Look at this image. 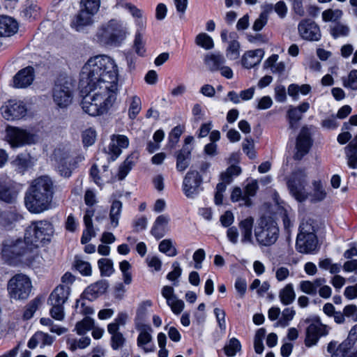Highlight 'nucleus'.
<instances>
[{"mask_svg": "<svg viewBox=\"0 0 357 357\" xmlns=\"http://www.w3.org/2000/svg\"><path fill=\"white\" fill-rule=\"evenodd\" d=\"M54 234L52 224L45 220L34 221L26 229L24 242L5 245L2 258L8 266H26L38 268L43 258L37 250L40 245L49 243Z\"/></svg>", "mask_w": 357, "mask_h": 357, "instance_id": "1", "label": "nucleus"}, {"mask_svg": "<svg viewBox=\"0 0 357 357\" xmlns=\"http://www.w3.org/2000/svg\"><path fill=\"white\" fill-rule=\"evenodd\" d=\"M80 77V85L86 90L107 86L119 91L118 67L109 56L97 55L89 59L82 68Z\"/></svg>", "mask_w": 357, "mask_h": 357, "instance_id": "2", "label": "nucleus"}, {"mask_svg": "<svg viewBox=\"0 0 357 357\" xmlns=\"http://www.w3.org/2000/svg\"><path fill=\"white\" fill-rule=\"evenodd\" d=\"M54 194V183L47 176L33 180L24 195V205L31 213L38 214L51 208Z\"/></svg>", "mask_w": 357, "mask_h": 357, "instance_id": "3", "label": "nucleus"}, {"mask_svg": "<svg viewBox=\"0 0 357 357\" xmlns=\"http://www.w3.org/2000/svg\"><path fill=\"white\" fill-rule=\"evenodd\" d=\"M88 93L81 102L83 111L91 116H99L107 113L116 100L118 91L110 90L107 86L86 90Z\"/></svg>", "mask_w": 357, "mask_h": 357, "instance_id": "4", "label": "nucleus"}, {"mask_svg": "<svg viewBox=\"0 0 357 357\" xmlns=\"http://www.w3.org/2000/svg\"><path fill=\"white\" fill-rule=\"evenodd\" d=\"M128 34L126 24L120 19L113 18L98 27L95 37L96 41L102 45L119 46Z\"/></svg>", "mask_w": 357, "mask_h": 357, "instance_id": "5", "label": "nucleus"}, {"mask_svg": "<svg viewBox=\"0 0 357 357\" xmlns=\"http://www.w3.org/2000/svg\"><path fill=\"white\" fill-rule=\"evenodd\" d=\"M311 220L302 222L296 238L297 250L301 253H311L318 248V240Z\"/></svg>", "mask_w": 357, "mask_h": 357, "instance_id": "6", "label": "nucleus"}, {"mask_svg": "<svg viewBox=\"0 0 357 357\" xmlns=\"http://www.w3.org/2000/svg\"><path fill=\"white\" fill-rule=\"evenodd\" d=\"M279 229L277 223L271 218H261L255 229V236L257 242L264 246L275 243L278 238Z\"/></svg>", "mask_w": 357, "mask_h": 357, "instance_id": "7", "label": "nucleus"}, {"mask_svg": "<svg viewBox=\"0 0 357 357\" xmlns=\"http://www.w3.org/2000/svg\"><path fill=\"white\" fill-rule=\"evenodd\" d=\"M31 279L24 274H17L8 283V292L10 299L15 301L27 299L32 290Z\"/></svg>", "mask_w": 357, "mask_h": 357, "instance_id": "8", "label": "nucleus"}, {"mask_svg": "<svg viewBox=\"0 0 357 357\" xmlns=\"http://www.w3.org/2000/svg\"><path fill=\"white\" fill-rule=\"evenodd\" d=\"M73 85L70 79L59 77L52 90V97L54 103L60 108L67 107L72 102Z\"/></svg>", "mask_w": 357, "mask_h": 357, "instance_id": "9", "label": "nucleus"}, {"mask_svg": "<svg viewBox=\"0 0 357 357\" xmlns=\"http://www.w3.org/2000/svg\"><path fill=\"white\" fill-rule=\"evenodd\" d=\"M307 174L305 170L298 169L288 177L287 185L290 194L298 202L305 201L308 196L305 190L307 184Z\"/></svg>", "mask_w": 357, "mask_h": 357, "instance_id": "10", "label": "nucleus"}, {"mask_svg": "<svg viewBox=\"0 0 357 357\" xmlns=\"http://www.w3.org/2000/svg\"><path fill=\"white\" fill-rule=\"evenodd\" d=\"M53 157L57 163V169L61 176L68 178L72 174V171L75 168L72 162V156L68 148L59 147L53 153Z\"/></svg>", "mask_w": 357, "mask_h": 357, "instance_id": "11", "label": "nucleus"}, {"mask_svg": "<svg viewBox=\"0 0 357 357\" xmlns=\"http://www.w3.org/2000/svg\"><path fill=\"white\" fill-rule=\"evenodd\" d=\"M2 116L8 121H13L24 117L27 109L21 100H9L0 108Z\"/></svg>", "mask_w": 357, "mask_h": 357, "instance_id": "12", "label": "nucleus"}, {"mask_svg": "<svg viewBox=\"0 0 357 357\" xmlns=\"http://www.w3.org/2000/svg\"><path fill=\"white\" fill-rule=\"evenodd\" d=\"M6 138L12 147H19L30 144L34 142V135L26 130L16 127H8L6 129Z\"/></svg>", "mask_w": 357, "mask_h": 357, "instance_id": "13", "label": "nucleus"}, {"mask_svg": "<svg viewBox=\"0 0 357 357\" xmlns=\"http://www.w3.org/2000/svg\"><path fill=\"white\" fill-rule=\"evenodd\" d=\"M203 178L197 171L190 170L183 181V191L188 198H194L199 194Z\"/></svg>", "mask_w": 357, "mask_h": 357, "instance_id": "14", "label": "nucleus"}, {"mask_svg": "<svg viewBox=\"0 0 357 357\" xmlns=\"http://www.w3.org/2000/svg\"><path fill=\"white\" fill-rule=\"evenodd\" d=\"M301 37L310 41H318L321 38L319 26L312 20L305 19L300 22L298 26Z\"/></svg>", "mask_w": 357, "mask_h": 357, "instance_id": "15", "label": "nucleus"}, {"mask_svg": "<svg viewBox=\"0 0 357 357\" xmlns=\"http://www.w3.org/2000/svg\"><path fill=\"white\" fill-rule=\"evenodd\" d=\"M328 333L326 325L319 321H316L310 324L305 333V344L307 347L315 345L321 336L326 335Z\"/></svg>", "mask_w": 357, "mask_h": 357, "instance_id": "16", "label": "nucleus"}, {"mask_svg": "<svg viewBox=\"0 0 357 357\" xmlns=\"http://www.w3.org/2000/svg\"><path fill=\"white\" fill-rule=\"evenodd\" d=\"M312 145L310 134L306 127H303L296 139V153L294 154V159L300 160L306 155Z\"/></svg>", "mask_w": 357, "mask_h": 357, "instance_id": "17", "label": "nucleus"}, {"mask_svg": "<svg viewBox=\"0 0 357 357\" xmlns=\"http://www.w3.org/2000/svg\"><path fill=\"white\" fill-rule=\"evenodd\" d=\"M35 79V70L27 66L19 70L13 78V86L17 89H26L31 86Z\"/></svg>", "mask_w": 357, "mask_h": 357, "instance_id": "18", "label": "nucleus"}, {"mask_svg": "<svg viewBox=\"0 0 357 357\" xmlns=\"http://www.w3.org/2000/svg\"><path fill=\"white\" fill-rule=\"evenodd\" d=\"M20 185L13 181H0V199L6 203H13L20 192Z\"/></svg>", "mask_w": 357, "mask_h": 357, "instance_id": "19", "label": "nucleus"}, {"mask_svg": "<svg viewBox=\"0 0 357 357\" xmlns=\"http://www.w3.org/2000/svg\"><path fill=\"white\" fill-rule=\"evenodd\" d=\"M136 328L139 332L137 337V346L142 347L146 353L153 351L154 347H146L152 341L151 326L142 323H137Z\"/></svg>", "mask_w": 357, "mask_h": 357, "instance_id": "20", "label": "nucleus"}, {"mask_svg": "<svg viewBox=\"0 0 357 357\" xmlns=\"http://www.w3.org/2000/svg\"><path fill=\"white\" fill-rule=\"evenodd\" d=\"M309 108L310 104L307 102H303L298 107L289 106L287 111L289 128H297V123L302 119L303 114L306 112Z\"/></svg>", "mask_w": 357, "mask_h": 357, "instance_id": "21", "label": "nucleus"}, {"mask_svg": "<svg viewBox=\"0 0 357 357\" xmlns=\"http://www.w3.org/2000/svg\"><path fill=\"white\" fill-rule=\"evenodd\" d=\"M108 283L105 280H100L89 286L83 292V298L89 301H94L104 294L108 288Z\"/></svg>", "mask_w": 357, "mask_h": 357, "instance_id": "22", "label": "nucleus"}, {"mask_svg": "<svg viewBox=\"0 0 357 357\" xmlns=\"http://www.w3.org/2000/svg\"><path fill=\"white\" fill-rule=\"evenodd\" d=\"M94 15L80 8L71 22V26L77 31H82L86 26L93 24Z\"/></svg>", "mask_w": 357, "mask_h": 357, "instance_id": "23", "label": "nucleus"}, {"mask_svg": "<svg viewBox=\"0 0 357 357\" xmlns=\"http://www.w3.org/2000/svg\"><path fill=\"white\" fill-rule=\"evenodd\" d=\"M18 30L17 22L11 17L0 15V36L10 37Z\"/></svg>", "mask_w": 357, "mask_h": 357, "instance_id": "24", "label": "nucleus"}, {"mask_svg": "<svg viewBox=\"0 0 357 357\" xmlns=\"http://www.w3.org/2000/svg\"><path fill=\"white\" fill-rule=\"evenodd\" d=\"M264 55L262 49L247 51L242 56L241 63L244 68L250 69L261 63Z\"/></svg>", "mask_w": 357, "mask_h": 357, "instance_id": "25", "label": "nucleus"}, {"mask_svg": "<svg viewBox=\"0 0 357 357\" xmlns=\"http://www.w3.org/2000/svg\"><path fill=\"white\" fill-rule=\"evenodd\" d=\"M129 145L128 138L123 135H113L111 137V143L109 146V149L112 153H113L114 158L116 159L121 153V149H126Z\"/></svg>", "mask_w": 357, "mask_h": 357, "instance_id": "26", "label": "nucleus"}, {"mask_svg": "<svg viewBox=\"0 0 357 357\" xmlns=\"http://www.w3.org/2000/svg\"><path fill=\"white\" fill-rule=\"evenodd\" d=\"M70 294V288L69 287H66L65 284H59L50 294L47 302L64 305L68 301Z\"/></svg>", "mask_w": 357, "mask_h": 357, "instance_id": "27", "label": "nucleus"}, {"mask_svg": "<svg viewBox=\"0 0 357 357\" xmlns=\"http://www.w3.org/2000/svg\"><path fill=\"white\" fill-rule=\"evenodd\" d=\"M11 165L17 172L23 174L33 166L32 158L28 153H20L11 162Z\"/></svg>", "mask_w": 357, "mask_h": 357, "instance_id": "28", "label": "nucleus"}, {"mask_svg": "<svg viewBox=\"0 0 357 357\" xmlns=\"http://www.w3.org/2000/svg\"><path fill=\"white\" fill-rule=\"evenodd\" d=\"M169 221V218L167 215H159L151 229V234L157 239L162 238L167 231V225Z\"/></svg>", "mask_w": 357, "mask_h": 357, "instance_id": "29", "label": "nucleus"}, {"mask_svg": "<svg viewBox=\"0 0 357 357\" xmlns=\"http://www.w3.org/2000/svg\"><path fill=\"white\" fill-rule=\"evenodd\" d=\"M204 64L211 72L219 70V68L225 63L224 56L220 53H208L204 59Z\"/></svg>", "mask_w": 357, "mask_h": 357, "instance_id": "30", "label": "nucleus"}, {"mask_svg": "<svg viewBox=\"0 0 357 357\" xmlns=\"http://www.w3.org/2000/svg\"><path fill=\"white\" fill-rule=\"evenodd\" d=\"M191 150L192 149L190 147L185 145L176 153V167L178 172H183L188 167L191 158Z\"/></svg>", "mask_w": 357, "mask_h": 357, "instance_id": "31", "label": "nucleus"}, {"mask_svg": "<svg viewBox=\"0 0 357 357\" xmlns=\"http://www.w3.org/2000/svg\"><path fill=\"white\" fill-rule=\"evenodd\" d=\"M107 331L111 335V347L114 350H119L123 347L126 338L120 332L116 325H108Z\"/></svg>", "mask_w": 357, "mask_h": 357, "instance_id": "32", "label": "nucleus"}, {"mask_svg": "<svg viewBox=\"0 0 357 357\" xmlns=\"http://www.w3.org/2000/svg\"><path fill=\"white\" fill-rule=\"evenodd\" d=\"M53 337L49 334L38 331L36 332L29 340L28 347L33 349L39 344H41V347L50 345L53 342Z\"/></svg>", "mask_w": 357, "mask_h": 357, "instance_id": "33", "label": "nucleus"}, {"mask_svg": "<svg viewBox=\"0 0 357 357\" xmlns=\"http://www.w3.org/2000/svg\"><path fill=\"white\" fill-rule=\"evenodd\" d=\"M253 223L254 219L252 217H248L240 222L239 228L242 236V243H247L252 242Z\"/></svg>", "mask_w": 357, "mask_h": 357, "instance_id": "34", "label": "nucleus"}, {"mask_svg": "<svg viewBox=\"0 0 357 357\" xmlns=\"http://www.w3.org/2000/svg\"><path fill=\"white\" fill-rule=\"evenodd\" d=\"M349 348L347 342H343L337 346V342L332 341L327 346V351L331 357H345Z\"/></svg>", "mask_w": 357, "mask_h": 357, "instance_id": "35", "label": "nucleus"}, {"mask_svg": "<svg viewBox=\"0 0 357 357\" xmlns=\"http://www.w3.org/2000/svg\"><path fill=\"white\" fill-rule=\"evenodd\" d=\"M280 302L284 305L291 304L296 299V293L293 284H287L284 288L280 290L278 294Z\"/></svg>", "mask_w": 357, "mask_h": 357, "instance_id": "36", "label": "nucleus"}, {"mask_svg": "<svg viewBox=\"0 0 357 357\" xmlns=\"http://www.w3.org/2000/svg\"><path fill=\"white\" fill-rule=\"evenodd\" d=\"M329 32L335 39L340 37H346L349 34V26L341 22H337L330 25Z\"/></svg>", "mask_w": 357, "mask_h": 357, "instance_id": "37", "label": "nucleus"}, {"mask_svg": "<svg viewBox=\"0 0 357 357\" xmlns=\"http://www.w3.org/2000/svg\"><path fill=\"white\" fill-rule=\"evenodd\" d=\"M258 189V184L256 180L248 183L245 188L243 197L242 198V205L250 206L252 205L250 197H254Z\"/></svg>", "mask_w": 357, "mask_h": 357, "instance_id": "38", "label": "nucleus"}, {"mask_svg": "<svg viewBox=\"0 0 357 357\" xmlns=\"http://www.w3.org/2000/svg\"><path fill=\"white\" fill-rule=\"evenodd\" d=\"M313 191L311 195V202H318L323 201L327 195V192L324 189L321 181H314L312 182Z\"/></svg>", "mask_w": 357, "mask_h": 357, "instance_id": "39", "label": "nucleus"}, {"mask_svg": "<svg viewBox=\"0 0 357 357\" xmlns=\"http://www.w3.org/2000/svg\"><path fill=\"white\" fill-rule=\"evenodd\" d=\"M129 108L128 116L130 119H135L142 109V102L137 96H132L128 98Z\"/></svg>", "mask_w": 357, "mask_h": 357, "instance_id": "40", "label": "nucleus"}, {"mask_svg": "<svg viewBox=\"0 0 357 357\" xmlns=\"http://www.w3.org/2000/svg\"><path fill=\"white\" fill-rule=\"evenodd\" d=\"M273 5H267L265 10L261 13L259 17L255 20L252 29L255 31H259L263 29V27L267 24L268 13L273 10Z\"/></svg>", "mask_w": 357, "mask_h": 357, "instance_id": "41", "label": "nucleus"}, {"mask_svg": "<svg viewBox=\"0 0 357 357\" xmlns=\"http://www.w3.org/2000/svg\"><path fill=\"white\" fill-rule=\"evenodd\" d=\"M122 210V203L119 200L113 201L110 211L109 218L113 227H116L119 225V220Z\"/></svg>", "mask_w": 357, "mask_h": 357, "instance_id": "42", "label": "nucleus"}, {"mask_svg": "<svg viewBox=\"0 0 357 357\" xmlns=\"http://www.w3.org/2000/svg\"><path fill=\"white\" fill-rule=\"evenodd\" d=\"M43 303V298L40 297H36L31 301H30L25 307L23 318L26 320H29L33 316L34 313L40 306Z\"/></svg>", "mask_w": 357, "mask_h": 357, "instance_id": "43", "label": "nucleus"}, {"mask_svg": "<svg viewBox=\"0 0 357 357\" xmlns=\"http://www.w3.org/2000/svg\"><path fill=\"white\" fill-rule=\"evenodd\" d=\"M158 250L169 257H175L178 253L176 247L174 245L173 241L170 238L164 239L160 241Z\"/></svg>", "mask_w": 357, "mask_h": 357, "instance_id": "44", "label": "nucleus"}, {"mask_svg": "<svg viewBox=\"0 0 357 357\" xmlns=\"http://www.w3.org/2000/svg\"><path fill=\"white\" fill-rule=\"evenodd\" d=\"M343 12L340 9H331L328 8L323 11L321 14L322 20L326 22H331L333 23L339 22L338 20L342 18Z\"/></svg>", "mask_w": 357, "mask_h": 357, "instance_id": "45", "label": "nucleus"}, {"mask_svg": "<svg viewBox=\"0 0 357 357\" xmlns=\"http://www.w3.org/2000/svg\"><path fill=\"white\" fill-rule=\"evenodd\" d=\"M100 6V0H81L80 8L88 12L89 14L95 15L99 10Z\"/></svg>", "mask_w": 357, "mask_h": 357, "instance_id": "46", "label": "nucleus"}, {"mask_svg": "<svg viewBox=\"0 0 357 357\" xmlns=\"http://www.w3.org/2000/svg\"><path fill=\"white\" fill-rule=\"evenodd\" d=\"M123 6L128 10L132 16L135 18L136 24L140 29L144 28V23L142 20V11L130 3H126Z\"/></svg>", "mask_w": 357, "mask_h": 357, "instance_id": "47", "label": "nucleus"}, {"mask_svg": "<svg viewBox=\"0 0 357 357\" xmlns=\"http://www.w3.org/2000/svg\"><path fill=\"white\" fill-rule=\"evenodd\" d=\"M93 320L89 317H86L82 321L77 323L75 330L79 335L85 334L93 328Z\"/></svg>", "mask_w": 357, "mask_h": 357, "instance_id": "48", "label": "nucleus"}, {"mask_svg": "<svg viewBox=\"0 0 357 357\" xmlns=\"http://www.w3.org/2000/svg\"><path fill=\"white\" fill-rule=\"evenodd\" d=\"M91 343V339L89 337H81L79 340L70 339L68 340L69 349L71 351H75L78 349H83L86 348Z\"/></svg>", "mask_w": 357, "mask_h": 357, "instance_id": "49", "label": "nucleus"}, {"mask_svg": "<svg viewBox=\"0 0 357 357\" xmlns=\"http://www.w3.org/2000/svg\"><path fill=\"white\" fill-rule=\"evenodd\" d=\"M48 304L52 307L50 313L51 317L58 321L63 320L65 317L64 307L62 303H56L47 302Z\"/></svg>", "mask_w": 357, "mask_h": 357, "instance_id": "50", "label": "nucleus"}, {"mask_svg": "<svg viewBox=\"0 0 357 357\" xmlns=\"http://www.w3.org/2000/svg\"><path fill=\"white\" fill-rule=\"evenodd\" d=\"M241 349L240 342L235 337L229 340V343L224 347L225 354L229 357H233Z\"/></svg>", "mask_w": 357, "mask_h": 357, "instance_id": "51", "label": "nucleus"}, {"mask_svg": "<svg viewBox=\"0 0 357 357\" xmlns=\"http://www.w3.org/2000/svg\"><path fill=\"white\" fill-rule=\"evenodd\" d=\"M295 314L296 312L293 308H285L282 312L281 317L276 324L277 326L282 328L287 326L289 324V321L294 319Z\"/></svg>", "mask_w": 357, "mask_h": 357, "instance_id": "52", "label": "nucleus"}, {"mask_svg": "<svg viewBox=\"0 0 357 357\" xmlns=\"http://www.w3.org/2000/svg\"><path fill=\"white\" fill-rule=\"evenodd\" d=\"M195 43L205 50H211L214 46L212 38L205 33L198 34L196 36Z\"/></svg>", "mask_w": 357, "mask_h": 357, "instance_id": "53", "label": "nucleus"}, {"mask_svg": "<svg viewBox=\"0 0 357 357\" xmlns=\"http://www.w3.org/2000/svg\"><path fill=\"white\" fill-rule=\"evenodd\" d=\"M266 335V330L263 328H259L255 333L254 338V347L257 354H261L264 349L263 344V338Z\"/></svg>", "mask_w": 357, "mask_h": 357, "instance_id": "54", "label": "nucleus"}, {"mask_svg": "<svg viewBox=\"0 0 357 357\" xmlns=\"http://www.w3.org/2000/svg\"><path fill=\"white\" fill-rule=\"evenodd\" d=\"M133 48L137 54L143 56L145 54L146 49L143 41V36L139 30H137L134 40Z\"/></svg>", "mask_w": 357, "mask_h": 357, "instance_id": "55", "label": "nucleus"}, {"mask_svg": "<svg viewBox=\"0 0 357 357\" xmlns=\"http://www.w3.org/2000/svg\"><path fill=\"white\" fill-rule=\"evenodd\" d=\"M240 43L237 40H232L229 43L227 49V56L231 60H236L240 55Z\"/></svg>", "mask_w": 357, "mask_h": 357, "instance_id": "56", "label": "nucleus"}, {"mask_svg": "<svg viewBox=\"0 0 357 357\" xmlns=\"http://www.w3.org/2000/svg\"><path fill=\"white\" fill-rule=\"evenodd\" d=\"M242 149L249 158H255L256 152L255 151V143L254 140L251 137H246L244 139L242 144Z\"/></svg>", "mask_w": 357, "mask_h": 357, "instance_id": "57", "label": "nucleus"}, {"mask_svg": "<svg viewBox=\"0 0 357 357\" xmlns=\"http://www.w3.org/2000/svg\"><path fill=\"white\" fill-rule=\"evenodd\" d=\"M82 142L85 146H91L96 139V131L91 128L86 129L82 132Z\"/></svg>", "mask_w": 357, "mask_h": 357, "instance_id": "58", "label": "nucleus"}, {"mask_svg": "<svg viewBox=\"0 0 357 357\" xmlns=\"http://www.w3.org/2000/svg\"><path fill=\"white\" fill-rule=\"evenodd\" d=\"M344 86L353 90L357 89V70L349 73L347 79L344 80Z\"/></svg>", "mask_w": 357, "mask_h": 357, "instance_id": "59", "label": "nucleus"}, {"mask_svg": "<svg viewBox=\"0 0 357 357\" xmlns=\"http://www.w3.org/2000/svg\"><path fill=\"white\" fill-rule=\"evenodd\" d=\"M346 317L351 318L354 322H357V306L354 304L346 305L343 309Z\"/></svg>", "mask_w": 357, "mask_h": 357, "instance_id": "60", "label": "nucleus"}, {"mask_svg": "<svg viewBox=\"0 0 357 357\" xmlns=\"http://www.w3.org/2000/svg\"><path fill=\"white\" fill-rule=\"evenodd\" d=\"M299 288L303 293L310 295H314L317 291L312 282L308 280L301 281L299 284Z\"/></svg>", "mask_w": 357, "mask_h": 357, "instance_id": "61", "label": "nucleus"}, {"mask_svg": "<svg viewBox=\"0 0 357 357\" xmlns=\"http://www.w3.org/2000/svg\"><path fill=\"white\" fill-rule=\"evenodd\" d=\"M167 304L173 312L176 314H180L184 307L183 301L178 299L176 297L170 301L169 303H167Z\"/></svg>", "mask_w": 357, "mask_h": 357, "instance_id": "62", "label": "nucleus"}, {"mask_svg": "<svg viewBox=\"0 0 357 357\" xmlns=\"http://www.w3.org/2000/svg\"><path fill=\"white\" fill-rule=\"evenodd\" d=\"M214 313L215 314L220 328L222 331H225L226 328L225 311L222 309L216 307L214 309Z\"/></svg>", "mask_w": 357, "mask_h": 357, "instance_id": "63", "label": "nucleus"}, {"mask_svg": "<svg viewBox=\"0 0 357 357\" xmlns=\"http://www.w3.org/2000/svg\"><path fill=\"white\" fill-rule=\"evenodd\" d=\"M235 289L241 298H243L246 292L247 283L245 279L238 278L235 282Z\"/></svg>", "mask_w": 357, "mask_h": 357, "instance_id": "64", "label": "nucleus"}]
</instances>
